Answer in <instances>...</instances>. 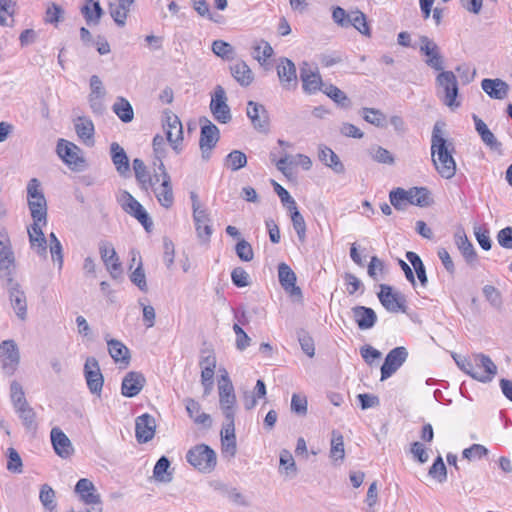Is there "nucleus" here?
I'll return each mask as SVG.
<instances>
[{"label": "nucleus", "mask_w": 512, "mask_h": 512, "mask_svg": "<svg viewBox=\"0 0 512 512\" xmlns=\"http://www.w3.org/2000/svg\"><path fill=\"white\" fill-rule=\"evenodd\" d=\"M437 84L442 89L441 99L443 103L451 109L458 108L460 102L457 101L458 83L456 76L452 71H442L436 78Z\"/></svg>", "instance_id": "nucleus-4"}, {"label": "nucleus", "mask_w": 512, "mask_h": 512, "mask_svg": "<svg viewBox=\"0 0 512 512\" xmlns=\"http://www.w3.org/2000/svg\"><path fill=\"white\" fill-rule=\"evenodd\" d=\"M81 13L83 14L88 25L98 24L101 16L103 15L100 0H88L86 4L81 8Z\"/></svg>", "instance_id": "nucleus-34"}, {"label": "nucleus", "mask_w": 512, "mask_h": 512, "mask_svg": "<svg viewBox=\"0 0 512 512\" xmlns=\"http://www.w3.org/2000/svg\"><path fill=\"white\" fill-rule=\"evenodd\" d=\"M298 341L303 352L307 356L313 357L315 354V347L312 337L304 330H301L298 332Z\"/></svg>", "instance_id": "nucleus-64"}, {"label": "nucleus", "mask_w": 512, "mask_h": 512, "mask_svg": "<svg viewBox=\"0 0 512 512\" xmlns=\"http://www.w3.org/2000/svg\"><path fill=\"white\" fill-rule=\"evenodd\" d=\"M75 130L78 137L88 146L94 144V124L87 117H78L75 121Z\"/></svg>", "instance_id": "nucleus-31"}, {"label": "nucleus", "mask_w": 512, "mask_h": 512, "mask_svg": "<svg viewBox=\"0 0 512 512\" xmlns=\"http://www.w3.org/2000/svg\"><path fill=\"white\" fill-rule=\"evenodd\" d=\"M408 352L405 347H396L386 356L381 367V380L391 377L406 361Z\"/></svg>", "instance_id": "nucleus-13"}, {"label": "nucleus", "mask_w": 512, "mask_h": 512, "mask_svg": "<svg viewBox=\"0 0 512 512\" xmlns=\"http://www.w3.org/2000/svg\"><path fill=\"white\" fill-rule=\"evenodd\" d=\"M201 131L199 145L202 152V158L208 160L211 155V150L216 146L220 138V131L218 127L213 124L206 117L200 119Z\"/></svg>", "instance_id": "nucleus-6"}, {"label": "nucleus", "mask_w": 512, "mask_h": 512, "mask_svg": "<svg viewBox=\"0 0 512 512\" xmlns=\"http://www.w3.org/2000/svg\"><path fill=\"white\" fill-rule=\"evenodd\" d=\"M161 171L160 175H155L154 178L156 182L160 181L161 183L154 187V194L159 202V204L164 208H170L174 203V194L172 188L171 177L165 169L163 162H161L158 166Z\"/></svg>", "instance_id": "nucleus-7"}, {"label": "nucleus", "mask_w": 512, "mask_h": 512, "mask_svg": "<svg viewBox=\"0 0 512 512\" xmlns=\"http://www.w3.org/2000/svg\"><path fill=\"white\" fill-rule=\"evenodd\" d=\"M130 215L135 217L141 225L144 227L146 232H151L154 227V223L146 209L130 194Z\"/></svg>", "instance_id": "nucleus-30"}, {"label": "nucleus", "mask_w": 512, "mask_h": 512, "mask_svg": "<svg viewBox=\"0 0 512 512\" xmlns=\"http://www.w3.org/2000/svg\"><path fill=\"white\" fill-rule=\"evenodd\" d=\"M39 499H40L42 505L47 510H53L56 507L55 492L47 484H44V485L41 486Z\"/></svg>", "instance_id": "nucleus-59"}, {"label": "nucleus", "mask_w": 512, "mask_h": 512, "mask_svg": "<svg viewBox=\"0 0 512 512\" xmlns=\"http://www.w3.org/2000/svg\"><path fill=\"white\" fill-rule=\"evenodd\" d=\"M483 295L485 299L490 303V305L495 308L496 310H501L503 306V300L502 295L500 291L492 286V285H485L483 287Z\"/></svg>", "instance_id": "nucleus-52"}, {"label": "nucleus", "mask_w": 512, "mask_h": 512, "mask_svg": "<svg viewBox=\"0 0 512 512\" xmlns=\"http://www.w3.org/2000/svg\"><path fill=\"white\" fill-rule=\"evenodd\" d=\"M162 127L172 149L179 154L182 150L181 144L183 141V127L179 117L171 110H164Z\"/></svg>", "instance_id": "nucleus-3"}, {"label": "nucleus", "mask_w": 512, "mask_h": 512, "mask_svg": "<svg viewBox=\"0 0 512 512\" xmlns=\"http://www.w3.org/2000/svg\"><path fill=\"white\" fill-rule=\"evenodd\" d=\"M278 278L282 288L292 296H301V289L296 286V274L286 263L278 266Z\"/></svg>", "instance_id": "nucleus-18"}, {"label": "nucleus", "mask_w": 512, "mask_h": 512, "mask_svg": "<svg viewBox=\"0 0 512 512\" xmlns=\"http://www.w3.org/2000/svg\"><path fill=\"white\" fill-rule=\"evenodd\" d=\"M187 462L202 473L212 472L217 464L215 451L206 444H198L188 450Z\"/></svg>", "instance_id": "nucleus-2"}, {"label": "nucleus", "mask_w": 512, "mask_h": 512, "mask_svg": "<svg viewBox=\"0 0 512 512\" xmlns=\"http://www.w3.org/2000/svg\"><path fill=\"white\" fill-rule=\"evenodd\" d=\"M81 149L74 143L60 139L57 144V154L73 170H82L85 160Z\"/></svg>", "instance_id": "nucleus-9"}, {"label": "nucleus", "mask_w": 512, "mask_h": 512, "mask_svg": "<svg viewBox=\"0 0 512 512\" xmlns=\"http://www.w3.org/2000/svg\"><path fill=\"white\" fill-rule=\"evenodd\" d=\"M407 201L411 205L426 207L430 205V193L425 187H413L406 190Z\"/></svg>", "instance_id": "nucleus-37"}, {"label": "nucleus", "mask_w": 512, "mask_h": 512, "mask_svg": "<svg viewBox=\"0 0 512 512\" xmlns=\"http://www.w3.org/2000/svg\"><path fill=\"white\" fill-rule=\"evenodd\" d=\"M193 218L195 221L196 231L200 238L208 239L212 234L210 226V218L205 209L193 212Z\"/></svg>", "instance_id": "nucleus-36"}, {"label": "nucleus", "mask_w": 512, "mask_h": 512, "mask_svg": "<svg viewBox=\"0 0 512 512\" xmlns=\"http://www.w3.org/2000/svg\"><path fill=\"white\" fill-rule=\"evenodd\" d=\"M289 211L291 212V220H292L293 228L297 233L299 241L304 242L305 238H306L305 220H304L303 216L301 215V213L299 212L297 205L295 206V208H292V210H289Z\"/></svg>", "instance_id": "nucleus-50"}, {"label": "nucleus", "mask_w": 512, "mask_h": 512, "mask_svg": "<svg viewBox=\"0 0 512 512\" xmlns=\"http://www.w3.org/2000/svg\"><path fill=\"white\" fill-rule=\"evenodd\" d=\"M9 299L12 308L14 309L17 317L24 321L27 318V299L25 292L20 286H14L8 290Z\"/></svg>", "instance_id": "nucleus-25"}, {"label": "nucleus", "mask_w": 512, "mask_h": 512, "mask_svg": "<svg viewBox=\"0 0 512 512\" xmlns=\"http://www.w3.org/2000/svg\"><path fill=\"white\" fill-rule=\"evenodd\" d=\"M353 26L361 34L370 36V28L367 23L366 15L359 11H352L349 13L348 27Z\"/></svg>", "instance_id": "nucleus-42"}, {"label": "nucleus", "mask_w": 512, "mask_h": 512, "mask_svg": "<svg viewBox=\"0 0 512 512\" xmlns=\"http://www.w3.org/2000/svg\"><path fill=\"white\" fill-rule=\"evenodd\" d=\"M84 376L90 392L99 395L103 388L104 378L96 358L88 357L86 359Z\"/></svg>", "instance_id": "nucleus-12"}, {"label": "nucleus", "mask_w": 512, "mask_h": 512, "mask_svg": "<svg viewBox=\"0 0 512 512\" xmlns=\"http://www.w3.org/2000/svg\"><path fill=\"white\" fill-rule=\"evenodd\" d=\"M237 256L245 262H250L254 258V252L251 244L245 239H241L235 246Z\"/></svg>", "instance_id": "nucleus-60"}, {"label": "nucleus", "mask_w": 512, "mask_h": 512, "mask_svg": "<svg viewBox=\"0 0 512 512\" xmlns=\"http://www.w3.org/2000/svg\"><path fill=\"white\" fill-rule=\"evenodd\" d=\"M420 43V52L426 56L425 63L434 70H443V57L438 45L427 36H421Z\"/></svg>", "instance_id": "nucleus-14"}, {"label": "nucleus", "mask_w": 512, "mask_h": 512, "mask_svg": "<svg viewBox=\"0 0 512 512\" xmlns=\"http://www.w3.org/2000/svg\"><path fill=\"white\" fill-rule=\"evenodd\" d=\"M454 151V144L445 137L440 124L436 123L431 136V158L436 171L445 179H451L456 174Z\"/></svg>", "instance_id": "nucleus-1"}, {"label": "nucleus", "mask_w": 512, "mask_h": 512, "mask_svg": "<svg viewBox=\"0 0 512 512\" xmlns=\"http://www.w3.org/2000/svg\"><path fill=\"white\" fill-rule=\"evenodd\" d=\"M186 411L194 423L202 425L205 428H210L212 420L209 414L201 412V405L193 398H186L184 400Z\"/></svg>", "instance_id": "nucleus-27"}, {"label": "nucleus", "mask_w": 512, "mask_h": 512, "mask_svg": "<svg viewBox=\"0 0 512 512\" xmlns=\"http://www.w3.org/2000/svg\"><path fill=\"white\" fill-rule=\"evenodd\" d=\"M319 160L331 168L335 173H344L345 167L340 161L338 155L329 147L321 145L319 147Z\"/></svg>", "instance_id": "nucleus-29"}, {"label": "nucleus", "mask_w": 512, "mask_h": 512, "mask_svg": "<svg viewBox=\"0 0 512 512\" xmlns=\"http://www.w3.org/2000/svg\"><path fill=\"white\" fill-rule=\"evenodd\" d=\"M224 165L232 171H237L247 165V156L240 150H233L225 157Z\"/></svg>", "instance_id": "nucleus-46"}, {"label": "nucleus", "mask_w": 512, "mask_h": 512, "mask_svg": "<svg viewBox=\"0 0 512 512\" xmlns=\"http://www.w3.org/2000/svg\"><path fill=\"white\" fill-rule=\"evenodd\" d=\"M352 315L360 330L371 329L377 321V315L375 311L372 308L365 306L353 307Z\"/></svg>", "instance_id": "nucleus-23"}, {"label": "nucleus", "mask_w": 512, "mask_h": 512, "mask_svg": "<svg viewBox=\"0 0 512 512\" xmlns=\"http://www.w3.org/2000/svg\"><path fill=\"white\" fill-rule=\"evenodd\" d=\"M130 281L135 284L142 292L148 291L146 274L142 267V263H139L135 270L130 274Z\"/></svg>", "instance_id": "nucleus-62"}, {"label": "nucleus", "mask_w": 512, "mask_h": 512, "mask_svg": "<svg viewBox=\"0 0 512 512\" xmlns=\"http://www.w3.org/2000/svg\"><path fill=\"white\" fill-rule=\"evenodd\" d=\"M300 78L306 93L312 94L321 89L322 79L318 71H313L307 62L300 67Z\"/></svg>", "instance_id": "nucleus-20"}, {"label": "nucleus", "mask_w": 512, "mask_h": 512, "mask_svg": "<svg viewBox=\"0 0 512 512\" xmlns=\"http://www.w3.org/2000/svg\"><path fill=\"white\" fill-rule=\"evenodd\" d=\"M28 206L33 221H43V225L47 224V203L45 196H37L28 199Z\"/></svg>", "instance_id": "nucleus-33"}, {"label": "nucleus", "mask_w": 512, "mask_h": 512, "mask_svg": "<svg viewBox=\"0 0 512 512\" xmlns=\"http://www.w3.org/2000/svg\"><path fill=\"white\" fill-rule=\"evenodd\" d=\"M14 272H15V263L14 264H10V263L9 264L8 263L0 264V278L3 280L7 290H9L10 288H14V286H20V284L14 280Z\"/></svg>", "instance_id": "nucleus-54"}, {"label": "nucleus", "mask_w": 512, "mask_h": 512, "mask_svg": "<svg viewBox=\"0 0 512 512\" xmlns=\"http://www.w3.org/2000/svg\"><path fill=\"white\" fill-rule=\"evenodd\" d=\"M274 51L272 46L265 40L255 42L253 45V57L261 65L265 64L266 61L272 57Z\"/></svg>", "instance_id": "nucleus-45"}, {"label": "nucleus", "mask_w": 512, "mask_h": 512, "mask_svg": "<svg viewBox=\"0 0 512 512\" xmlns=\"http://www.w3.org/2000/svg\"><path fill=\"white\" fill-rule=\"evenodd\" d=\"M100 254L103 262L110 271L112 277L116 278L120 273V264L113 246L109 243L102 242L100 244Z\"/></svg>", "instance_id": "nucleus-28"}, {"label": "nucleus", "mask_w": 512, "mask_h": 512, "mask_svg": "<svg viewBox=\"0 0 512 512\" xmlns=\"http://www.w3.org/2000/svg\"><path fill=\"white\" fill-rule=\"evenodd\" d=\"M344 456L345 450L343 436L339 432L333 431L331 439L330 457L337 461L343 460Z\"/></svg>", "instance_id": "nucleus-49"}, {"label": "nucleus", "mask_w": 512, "mask_h": 512, "mask_svg": "<svg viewBox=\"0 0 512 512\" xmlns=\"http://www.w3.org/2000/svg\"><path fill=\"white\" fill-rule=\"evenodd\" d=\"M473 361L475 365L473 379L483 383L492 381L497 374V366L492 359L488 355L476 353L473 354Z\"/></svg>", "instance_id": "nucleus-10"}, {"label": "nucleus", "mask_w": 512, "mask_h": 512, "mask_svg": "<svg viewBox=\"0 0 512 512\" xmlns=\"http://www.w3.org/2000/svg\"><path fill=\"white\" fill-rule=\"evenodd\" d=\"M481 88L492 99L503 100L507 97L509 85L502 79L485 78L481 82Z\"/></svg>", "instance_id": "nucleus-22"}, {"label": "nucleus", "mask_w": 512, "mask_h": 512, "mask_svg": "<svg viewBox=\"0 0 512 512\" xmlns=\"http://www.w3.org/2000/svg\"><path fill=\"white\" fill-rule=\"evenodd\" d=\"M475 130L479 134L482 142L489 147L491 150L499 151L501 149L502 144L497 140L495 135L490 131L486 123L479 118L476 114L472 116Z\"/></svg>", "instance_id": "nucleus-26"}, {"label": "nucleus", "mask_w": 512, "mask_h": 512, "mask_svg": "<svg viewBox=\"0 0 512 512\" xmlns=\"http://www.w3.org/2000/svg\"><path fill=\"white\" fill-rule=\"evenodd\" d=\"M110 154L117 172L125 177L128 171V156L125 150L118 143L113 142L110 146Z\"/></svg>", "instance_id": "nucleus-32"}, {"label": "nucleus", "mask_w": 512, "mask_h": 512, "mask_svg": "<svg viewBox=\"0 0 512 512\" xmlns=\"http://www.w3.org/2000/svg\"><path fill=\"white\" fill-rule=\"evenodd\" d=\"M128 0H117L114 3H110L109 12L114 21L120 25L124 26L126 23L127 13H128Z\"/></svg>", "instance_id": "nucleus-41"}, {"label": "nucleus", "mask_w": 512, "mask_h": 512, "mask_svg": "<svg viewBox=\"0 0 512 512\" xmlns=\"http://www.w3.org/2000/svg\"><path fill=\"white\" fill-rule=\"evenodd\" d=\"M279 470L288 477H294L297 474V466L290 451L284 449L280 452Z\"/></svg>", "instance_id": "nucleus-43"}, {"label": "nucleus", "mask_w": 512, "mask_h": 512, "mask_svg": "<svg viewBox=\"0 0 512 512\" xmlns=\"http://www.w3.org/2000/svg\"><path fill=\"white\" fill-rule=\"evenodd\" d=\"M378 298L383 307L391 312H406V297L399 291H393L392 287L387 284L380 285Z\"/></svg>", "instance_id": "nucleus-8"}, {"label": "nucleus", "mask_w": 512, "mask_h": 512, "mask_svg": "<svg viewBox=\"0 0 512 512\" xmlns=\"http://www.w3.org/2000/svg\"><path fill=\"white\" fill-rule=\"evenodd\" d=\"M229 69L232 77L242 87H248L254 81V73L244 60H236Z\"/></svg>", "instance_id": "nucleus-21"}, {"label": "nucleus", "mask_w": 512, "mask_h": 512, "mask_svg": "<svg viewBox=\"0 0 512 512\" xmlns=\"http://www.w3.org/2000/svg\"><path fill=\"white\" fill-rule=\"evenodd\" d=\"M277 74L282 86L291 89L297 86L295 64L288 58H282L277 65Z\"/></svg>", "instance_id": "nucleus-19"}, {"label": "nucleus", "mask_w": 512, "mask_h": 512, "mask_svg": "<svg viewBox=\"0 0 512 512\" xmlns=\"http://www.w3.org/2000/svg\"><path fill=\"white\" fill-rule=\"evenodd\" d=\"M50 438L53 449L59 457L67 459L74 454L75 449L71 440L59 427L52 428Z\"/></svg>", "instance_id": "nucleus-16"}, {"label": "nucleus", "mask_w": 512, "mask_h": 512, "mask_svg": "<svg viewBox=\"0 0 512 512\" xmlns=\"http://www.w3.org/2000/svg\"><path fill=\"white\" fill-rule=\"evenodd\" d=\"M154 478L163 483H169L173 479V473L170 470V461L166 456H162L156 462L153 469Z\"/></svg>", "instance_id": "nucleus-39"}, {"label": "nucleus", "mask_w": 512, "mask_h": 512, "mask_svg": "<svg viewBox=\"0 0 512 512\" xmlns=\"http://www.w3.org/2000/svg\"><path fill=\"white\" fill-rule=\"evenodd\" d=\"M75 492L86 504H101L100 495L97 493L92 481L87 478H82L77 482L75 486Z\"/></svg>", "instance_id": "nucleus-24"}, {"label": "nucleus", "mask_w": 512, "mask_h": 512, "mask_svg": "<svg viewBox=\"0 0 512 512\" xmlns=\"http://www.w3.org/2000/svg\"><path fill=\"white\" fill-rule=\"evenodd\" d=\"M15 411L26 429L32 430L36 428V413L28 403L15 408Z\"/></svg>", "instance_id": "nucleus-47"}, {"label": "nucleus", "mask_w": 512, "mask_h": 512, "mask_svg": "<svg viewBox=\"0 0 512 512\" xmlns=\"http://www.w3.org/2000/svg\"><path fill=\"white\" fill-rule=\"evenodd\" d=\"M246 113L256 130H268L269 116L266 108L262 104L256 103L254 101H248Z\"/></svg>", "instance_id": "nucleus-17"}, {"label": "nucleus", "mask_w": 512, "mask_h": 512, "mask_svg": "<svg viewBox=\"0 0 512 512\" xmlns=\"http://www.w3.org/2000/svg\"><path fill=\"white\" fill-rule=\"evenodd\" d=\"M455 243L458 249L461 251L467 263L473 264L476 262V251L472 243L468 240L467 236L464 233L458 232L455 234Z\"/></svg>", "instance_id": "nucleus-35"}, {"label": "nucleus", "mask_w": 512, "mask_h": 512, "mask_svg": "<svg viewBox=\"0 0 512 512\" xmlns=\"http://www.w3.org/2000/svg\"><path fill=\"white\" fill-rule=\"evenodd\" d=\"M324 93L343 108H349L351 106V100L347 95L332 84L325 87Z\"/></svg>", "instance_id": "nucleus-48"}, {"label": "nucleus", "mask_w": 512, "mask_h": 512, "mask_svg": "<svg viewBox=\"0 0 512 512\" xmlns=\"http://www.w3.org/2000/svg\"><path fill=\"white\" fill-rule=\"evenodd\" d=\"M429 475L437 479L440 483L447 478V470L441 456H438L429 469Z\"/></svg>", "instance_id": "nucleus-61"}, {"label": "nucleus", "mask_w": 512, "mask_h": 512, "mask_svg": "<svg viewBox=\"0 0 512 512\" xmlns=\"http://www.w3.org/2000/svg\"><path fill=\"white\" fill-rule=\"evenodd\" d=\"M391 205L397 210H403L409 204L407 201V193L403 188H396L389 194Z\"/></svg>", "instance_id": "nucleus-56"}, {"label": "nucleus", "mask_w": 512, "mask_h": 512, "mask_svg": "<svg viewBox=\"0 0 512 512\" xmlns=\"http://www.w3.org/2000/svg\"><path fill=\"white\" fill-rule=\"evenodd\" d=\"M361 114L365 121L374 126L383 127L385 124L386 117L378 109L365 107L362 109Z\"/></svg>", "instance_id": "nucleus-53"}, {"label": "nucleus", "mask_w": 512, "mask_h": 512, "mask_svg": "<svg viewBox=\"0 0 512 512\" xmlns=\"http://www.w3.org/2000/svg\"><path fill=\"white\" fill-rule=\"evenodd\" d=\"M369 155L372 157V159L378 163H383V164H393L394 163V158L393 156L391 155V153L381 147V146H378V145H374V146H371L369 148Z\"/></svg>", "instance_id": "nucleus-55"}, {"label": "nucleus", "mask_w": 512, "mask_h": 512, "mask_svg": "<svg viewBox=\"0 0 512 512\" xmlns=\"http://www.w3.org/2000/svg\"><path fill=\"white\" fill-rule=\"evenodd\" d=\"M227 100L225 89L221 85H217L211 96L210 111L214 119L221 124H227L232 119Z\"/></svg>", "instance_id": "nucleus-5"}, {"label": "nucleus", "mask_w": 512, "mask_h": 512, "mask_svg": "<svg viewBox=\"0 0 512 512\" xmlns=\"http://www.w3.org/2000/svg\"><path fill=\"white\" fill-rule=\"evenodd\" d=\"M10 396L14 409L28 403L23 388L17 381H12L10 384Z\"/></svg>", "instance_id": "nucleus-57"}, {"label": "nucleus", "mask_w": 512, "mask_h": 512, "mask_svg": "<svg viewBox=\"0 0 512 512\" xmlns=\"http://www.w3.org/2000/svg\"><path fill=\"white\" fill-rule=\"evenodd\" d=\"M212 51L215 55L225 60H232L235 54L233 46L223 40L213 41Z\"/></svg>", "instance_id": "nucleus-51"}, {"label": "nucleus", "mask_w": 512, "mask_h": 512, "mask_svg": "<svg viewBox=\"0 0 512 512\" xmlns=\"http://www.w3.org/2000/svg\"><path fill=\"white\" fill-rule=\"evenodd\" d=\"M108 352L115 362L128 363V348L120 341L115 339H106Z\"/></svg>", "instance_id": "nucleus-40"}, {"label": "nucleus", "mask_w": 512, "mask_h": 512, "mask_svg": "<svg viewBox=\"0 0 512 512\" xmlns=\"http://www.w3.org/2000/svg\"><path fill=\"white\" fill-rule=\"evenodd\" d=\"M236 403L237 400L235 394L219 397V405L224 417L235 416Z\"/></svg>", "instance_id": "nucleus-58"}, {"label": "nucleus", "mask_w": 512, "mask_h": 512, "mask_svg": "<svg viewBox=\"0 0 512 512\" xmlns=\"http://www.w3.org/2000/svg\"><path fill=\"white\" fill-rule=\"evenodd\" d=\"M407 260L411 263L413 266L415 273L423 287H425L428 283V278L426 275V269L425 266L421 260V258L418 256L417 253L408 251L406 253Z\"/></svg>", "instance_id": "nucleus-44"}, {"label": "nucleus", "mask_w": 512, "mask_h": 512, "mask_svg": "<svg viewBox=\"0 0 512 512\" xmlns=\"http://www.w3.org/2000/svg\"><path fill=\"white\" fill-rule=\"evenodd\" d=\"M64 18V10L56 3H52L46 10L45 21L57 25Z\"/></svg>", "instance_id": "nucleus-63"}, {"label": "nucleus", "mask_w": 512, "mask_h": 512, "mask_svg": "<svg viewBox=\"0 0 512 512\" xmlns=\"http://www.w3.org/2000/svg\"><path fill=\"white\" fill-rule=\"evenodd\" d=\"M133 170L135 173V177L142 189L147 191L150 187L154 185L153 178L147 171V167L142 160L138 158H135L133 160Z\"/></svg>", "instance_id": "nucleus-38"}, {"label": "nucleus", "mask_w": 512, "mask_h": 512, "mask_svg": "<svg viewBox=\"0 0 512 512\" xmlns=\"http://www.w3.org/2000/svg\"><path fill=\"white\" fill-rule=\"evenodd\" d=\"M156 432L155 418L145 413L135 420V436L139 443H147L151 441Z\"/></svg>", "instance_id": "nucleus-15"}, {"label": "nucleus", "mask_w": 512, "mask_h": 512, "mask_svg": "<svg viewBox=\"0 0 512 512\" xmlns=\"http://www.w3.org/2000/svg\"><path fill=\"white\" fill-rule=\"evenodd\" d=\"M0 358L5 374H14L20 361V354L13 340H5L0 344Z\"/></svg>", "instance_id": "nucleus-11"}]
</instances>
